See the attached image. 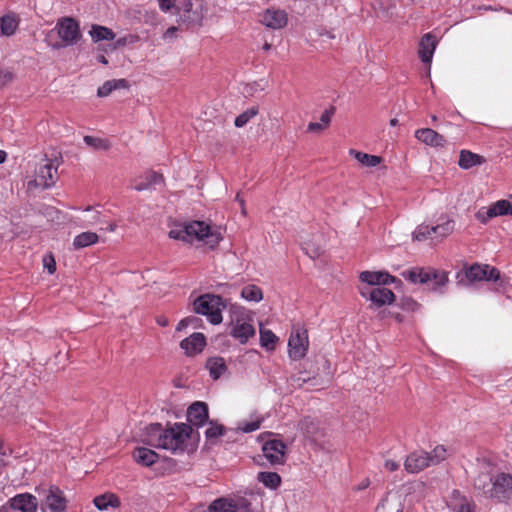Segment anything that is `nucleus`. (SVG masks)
I'll return each instance as SVG.
<instances>
[{
  "instance_id": "f257e3e1",
  "label": "nucleus",
  "mask_w": 512,
  "mask_h": 512,
  "mask_svg": "<svg viewBox=\"0 0 512 512\" xmlns=\"http://www.w3.org/2000/svg\"><path fill=\"white\" fill-rule=\"evenodd\" d=\"M192 427L185 423H175L163 428L161 424H150L144 434L143 442L151 447L165 449L173 454L182 453L186 441L190 438Z\"/></svg>"
},
{
  "instance_id": "f03ea898",
  "label": "nucleus",
  "mask_w": 512,
  "mask_h": 512,
  "mask_svg": "<svg viewBox=\"0 0 512 512\" xmlns=\"http://www.w3.org/2000/svg\"><path fill=\"white\" fill-rule=\"evenodd\" d=\"M169 237L184 242H192L194 239L203 241L211 249L217 247L222 240L221 233L212 231L204 221H192L176 225L169 231Z\"/></svg>"
},
{
  "instance_id": "7ed1b4c3",
  "label": "nucleus",
  "mask_w": 512,
  "mask_h": 512,
  "mask_svg": "<svg viewBox=\"0 0 512 512\" xmlns=\"http://www.w3.org/2000/svg\"><path fill=\"white\" fill-rule=\"evenodd\" d=\"M192 307L196 314L206 316L211 324L217 325L222 322V311L226 303L221 296L206 293L195 298Z\"/></svg>"
},
{
  "instance_id": "20e7f679",
  "label": "nucleus",
  "mask_w": 512,
  "mask_h": 512,
  "mask_svg": "<svg viewBox=\"0 0 512 512\" xmlns=\"http://www.w3.org/2000/svg\"><path fill=\"white\" fill-rule=\"evenodd\" d=\"M459 284L469 285L479 281H497L500 279V271L487 264L474 263L465 265L463 270L456 275Z\"/></svg>"
},
{
  "instance_id": "39448f33",
  "label": "nucleus",
  "mask_w": 512,
  "mask_h": 512,
  "mask_svg": "<svg viewBox=\"0 0 512 512\" xmlns=\"http://www.w3.org/2000/svg\"><path fill=\"white\" fill-rule=\"evenodd\" d=\"M56 180L57 167L49 159H44L35 170V178L28 181L27 189L29 191L38 188L48 189L56 183Z\"/></svg>"
},
{
  "instance_id": "423d86ee",
  "label": "nucleus",
  "mask_w": 512,
  "mask_h": 512,
  "mask_svg": "<svg viewBox=\"0 0 512 512\" xmlns=\"http://www.w3.org/2000/svg\"><path fill=\"white\" fill-rule=\"evenodd\" d=\"M489 491L491 499L512 505V475L502 472L494 476Z\"/></svg>"
},
{
  "instance_id": "0eeeda50",
  "label": "nucleus",
  "mask_w": 512,
  "mask_h": 512,
  "mask_svg": "<svg viewBox=\"0 0 512 512\" xmlns=\"http://www.w3.org/2000/svg\"><path fill=\"white\" fill-rule=\"evenodd\" d=\"M309 346L307 330L301 327L293 329L289 340V356L293 360H300L305 357Z\"/></svg>"
},
{
  "instance_id": "6e6552de",
  "label": "nucleus",
  "mask_w": 512,
  "mask_h": 512,
  "mask_svg": "<svg viewBox=\"0 0 512 512\" xmlns=\"http://www.w3.org/2000/svg\"><path fill=\"white\" fill-rule=\"evenodd\" d=\"M56 29L59 37L65 43V46L76 44L80 38V28L78 22L71 17H64L57 22Z\"/></svg>"
},
{
  "instance_id": "1a4fd4ad",
  "label": "nucleus",
  "mask_w": 512,
  "mask_h": 512,
  "mask_svg": "<svg viewBox=\"0 0 512 512\" xmlns=\"http://www.w3.org/2000/svg\"><path fill=\"white\" fill-rule=\"evenodd\" d=\"M360 294L371 301V308H380L393 303L395 300L394 293L382 286L361 289Z\"/></svg>"
},
{
  "instance_id": "9d476101",
  "label": "nucleus",
  "mask_w": 512,
  "mask_h": 512,
  "mask_svg": "<svg viewBox=\"0 0 512 512\" xmlns=\"http://www.w3.org/2000/svg\"><path fill=\"white\" fill-rule=\"evenodd\" d=\"M41 509L43 512H65L66 499L58 487L51 486L48 489L45 498L41 502Z\"/></svg>"
},
{
  "instance_id": "9b49d317",
  "label": "nucleus",
  "mask_w": 512,
  "mask_h": 512,
  "mask_svg": "<svg viewBox=\"0 0 512 512\" xmlns=\"http://www.w3.org/2000/svg\"><path fill=\"white\" fill-rule=\"evenodd\" d=\"M193 4L191 0H178V17L181 23L190 26H201L203 14L197 10L192 9Z\"/></svg>"
},
{
  "instance_id": "f8f14e48",
  "label": "nucleus",
  "mask_w": 512,
  "mask_h": 512,
  "mask_svg": "<svg viewBox=\"0 0 512 512\" xmlns=\"http://www.w3.org/2000/svg\"><path fill=\"white\" fill-rule=\"evenodd\" d=\"M285 450L286 445L280 440H269L263 445L264 456L272 465L284 463Z\"/></svg>"
},
{
  "instance_id": "ddd939ff",
  "label": "nucleus",
  "mask_w": 512,
  "mask_h": 512,
  "mask_svg": "<svg viewBox=\"0 0 512 512\" xmlns=\"http://www.w3.org/2000/svg\"><path fill=\"white\" fill-rule=\"evenodd\" d=\"M511 212V204L508 200H499L488 208L480 209L475 217L482 223L496 216L508 215Z\"/></svg>"
},
{
  "instance_id": "4468645a",
  "label": "nucleus",
  "mask_w": 512,
  "mask_h": 512,
  "mask_svg": "<svg viewBox=\"0 0 512 512\" xmlns=\"http://www.w3.org/2000/svg\"><path fill=\"white\" fill-rule=\"evenodd\" d=\"M260 22L271 29H282L287 25L288 16L284 10L271 8L261 14Z\"/></svg>"
},
{
  "instance_id": "2eb2a0df",
  "label": "nucleus",
  "mask_w": 512,
  "mask_h": 512,
  "mask_svg": "<svg viewBox=\"0 0 512 512\" xmlns=\"http://www.w3.org/2000/svg\"><path fill=\"white\" fill-rule=\"evenodd\" d=\"M190 426H202L208 421V406L204 402H195L187 410Z\"/></svg>"
},
{
  "instance_id": "dca6fc26",
  "label": "nucleus",
  "mask_w": 512,
  "mask_h": 512,
  "mask_svg": "<svg viewBox=\"0 0 512 512\" xmlns=\"http://www.w3.org/2000/svg\"><path fill=\"white\" fill-rule=\"evenodd\" d=\"M429 459L428 452H413L405 460V469L409 473H418L431 465Z\"/></svg>"
},
{
  "instance_id": "f3484780",
  "label": "nucleus",
  "mask_w": 512,
  "mask_h": 512,
  "mask_svg": "<svg viewBox=\"0 0 512 512\" xmlns=\"http://www.w3.org/2000/svg\"><path fill=\"white\" fill-rule=\"evenodd\" d=\"M38 502L31 494H19L9 501L11 511L36 512Z\"/></svg>"
},
{
  "instance_id": "a211bd4d",
  "label": "nucleus",
  "mask_w": 512,
  "mask_h": 512,
  "mask_svg": "<svg viewBox=\"0 0 512 512\" xmlns=\"http://www.w3.org/2000/svg\"><path fill=\"white\" fill-rule=\"evenodd\" d=\"M403 507V495L399 492H389L378 504L375 512H403Z\"/></svg>"
},
{
  "instance_id": "6ab92c4d",
  "label": "nucleus",
  "mask_w": 512,
  "mask_h": 512,
  "mask_svg": "<svg viewBox=\"0 0 512 512\" xmlns=\"http://www.w3.org/2000/svg\"><path fill=\"white\" fill-rule=\"evenodd\" d=\"M418 283L425 284L434 281V289L445 286L448 283V274L445 271H439L433 268H420Z\"/></svg>"
},
{
  "instance_id": "aec40b11",
  "label": "nucleus",
  "mask_w": 512,
  "mask_h": 512,
  "mask_svg": "<svg viewBox=\"0 0 512 512\" xmlns=\"http://www.w3.org/2000/svg\"><path fill=\"white\" fill-rule=\"evenodd\" d=\"M436 46L437 39L433 34L426 33L422 36L419 43L418 55L423 63H431Z\"/></svg>"
},
{
  "instance_id": "412c9836",
  "label": "nucleus",
  "mask_w": 512,
  "mask_h": 512,
  "mask_svg": "<svg viewBox=\"0 0 512 512\" xmlns=\"http://www.w3.org/2000/svg\"><path fill=\"white\" fill-rule=\"evenodd\" d=\"M206 345L205 336L202 333H193L181 341L180 347L185 350L187 356L200 353Z\"/></svg>"
},
{
  "instance_id": "4be33fe9",
  "label": "nucleus",
  "mask_w": 512,
  "mask_h": 512,
  "mask_svg": "<svg viewBox=\"0 0 512 512\" xmlns=\"http://www.w3.org/2000/svg\"><path fill=\"white\" fill-rule=\"evenodd\" d=\"M360 280L369 285L378 287L381 284L386 285L389 283H393L396 281V278L394 276H391L387 272L364 271L360 274Z\"/></svg>"
},
{
  "instance_id": "5701e85b",
  "label": "nucleus",
  "mask_w": 512,
  "mask_h": 512,
  "mask_svg": "<svg viewBox=\"0 0 512 512\" xmlns=\"http://www.w3.org/2000/svg\"><path fill=\"white\" fill-rule=\"evenodd\" d=\"M415 137L426 145L433 147H442L446 142L445 138L441 134L430 128L416 130Z\"/></svg>"
},
{
  "instance_id": "b1692460",
  "label": "nucleus",
  "mask_w": 512,
  "mask_h": 512,
  "mask_svg": "<svg viewBox=\"0 0 512 512\" xmlns=\"http://www.w3.org/2000/svg\"><path fill=\"white\" fill-rule=\"evenodd\" d=\"M158 454L149 448L138 447L133 451V459L140 465L149 467L158 461Z\"/></svg>"
},
{
  "instance_id": "393cba45",
  "label": "nucleus",
  "mask_w": 512,
  "mask_h": 512,
  "mask_svg": "<svg viewBox=\"0 0 512 512\" xmlns=\"http://www.w3.org/2000/svg\"><path fill=\"white\" fill-rule=\"evenodd\" d=\"M447 506L452 512H472L471 503L457 490L451 493Z\"/></svg>"
},
{
  "instance_id": "a878e982",
  "label": "nucleus",
  "mask_w": 512,
  "mask_h": 512,
  "mask_svg": "<svg viewBox=\"0 0 512 512\" xmlns=\"http://www.w3.org/2000/svg\"><path fill=\"white\" fill-rule=\"evenodd\" d=\"M485 162V158L479 154L473 153L469 150H462L460 152L458 165L462 169H470L474 166L481 165Z\"/></svg>"
},
{
  "instance_id": "bb28decb",
  "label": "nucleus",
  "mask_w": 512,
  "mask_h": 512,
  "mask_svg": "<svg viewBox=\"0 0 512 512\" xmlns=\"http://www.w3.org/2000/svg\"><path fill=\"white\" fill-rule=\"evenodd\" d=\"M254 334V327L247 322L237 321L236 325L231 330V335L238 339L242 344L246 343Z\"/></svg>"
},
{
  "instance_id": "cd10ccee",
  "label": "nucleus",
  "mask_w": 512,
  "mask_h": 512,
  "mask_svg": "<svg viewBox=\"0 0 512 512\" xmlns=\"http://www.w3.org/2000/svg\"><path fill=\"white\" fill-rule=\"evenodd\" d=\"M206 367L214 380L219 379L227 370L224 358L219 356L209 358L206 362Z\"/></svg>"
},
{
  "instance_id": "c85d7f7f",
  "label": "nucleus",
  "mask_w": 512,
  "mask_h": 512,
  "mask_svg": "<svg viewBox=\"0 0 512 512\" xmlns=\"http://www.w3.org/2000/svg\"><path fill=\"white\" fill-rule=\"evenodd\" d=\"M19 26V18L14 14H8L0 18V30L2 36L13 35Z\"/></svg>"
},
{
  "instance_id": "c756f323",
  "label": "nucleus",
  "mask_w": 512,
  "mask_h": 512,
  "mask_svg": "<svg viewBox=\"0 0 512 512\" xmlns=\"http://www.w3.org/2000/svg\"><path fill=\"white\" fill-rule=\"evenodd\" d=\"M89 34L94 42L99 41H110L115 38V33L105 26L94 24L91 26V30L89 31Z\"/></svg>"
},
{
  "instance_id": "7c9ffc66",
  "label": "nucleus",
  "mask_w": 512,
  "mask_h": 512,
  "mask_svg": "<svg viewBox=\"0 0 512 512\" xmlns=\"http://www.w3.org/2000/svg\"><path fill=\"white\" fill-rule=\"evenodd\" d=\"M129 84L125 79H113L106 81L102 86H100L97 90V95L99 97L108 96L113 90L116 89H125L128 88Z\"/></svg>"
},
{
  "instance_id": "2f4dec72",
  "label": "nucleus",
  "mask_w": 512,
  "mask_h": 512,
  "mask_svg": "<svg viewBox=\"0 0 512 512\" xmlns=\"http://www.w3.org/2000/svg\"><path fill=\"white\" fill-rule=\"evenodd\" d=\"M299 428L308 438L316 440L320 434L318 422L310 417H305L299 422Z\"/></svg>"
},
{
  "instance_id": "473e14b6",
  "label": "nucleus",
  "mask_w": 512,
  "mask_h": 512,
  "mask_svg": "<svg viewBox=\"0 0 512 512\" xmlns=\"http://www.w3.org/2000/svg\"><path fill=\"white\" fill-rule=\"evenodd\" d=\"M349 153L366 167H375L382 162V158L380 156L370 155L364 152L356 151L354 149H351Z\"/></svg>"
},
{
  "instance_id": "72a5a7b5",
  "label": "nucleus",
  "mask_w": 512,
  "mask_h": 512,
  "mask_svg": "<svg viewBox=\"0 0 512 512\" xmlns=\"http://www.w3.org/2000/svg\"><path fill=\"white\" fill-rule=\"evenodd\" d=\"M493 480H494V477L490 476L489 474L481 473L474 480V487H475V489L481 491L483 493V495L490 498L489 490H491Z\"/></svg>"
},
{
  "instance_id": "f704fd0d",
  "label": "nucleus",
  "mask_w": 512,
  "mask_h": 512,
  "mask_svg": "<svg viewBox=\"0 0 512 512\" xmlns=\"http://www.w3.org/2000/svg\"><path fill=\"white\" fill-rule=\"evenodd\" d=\"M163 181L164 178L161 174L156 172H149L146 174L144 180L138 182L134 188L137 191H143L151 188L155 184L163 183Z\"/></svg>"
},
{
  "instance_id": "c9c22d12",
  "label": "nucleus",
  "mask_w": 512,
  "mask_h": 512,
  "mask_svg": "<svg viewBox=\"0 0 512 512\" xmlns=\"http://www.w3.org/2000/svg\"><path fill=\"white\" fill-rule=\"evenodd\" d=\"M94 504L99 510H105L109 506L118 507L120 500L116 495L110 493L95 497Z\"/></svg>"
},
{
  "instance_id": "e433bc0d",
  "label": "nucleus",
  "mask_w": 512,
  "mask_h": 512,
  "mask_svg": "<svg viewBox=\"0 0 512 512\" xmlns=\"http://www.w3.org/2000/svg\"><path fill=\"white\" fill-rule=\"evenodd\" d=\"M208 510L209 512H237V506L232 501L219 498L210 504Z\"/></svg>"
},
{
  "instance_id": "4c0bfd02",
  "label": "nucleus",
  "mask_w": 512,
  "mask_h": 512,
  "mask_svg": "<svg viewBox=\"0 0 512 512\" xmlns=\"http://www.w3.org/2000/svg\"><path fill=\"white\" fill-rule=\"evenodd\" d=\"M99 237L94 232H83L74 238L73 246L76 249L84 248L95 244Z\"/></svg>"
},
{
  "instance_id": "58836bf2",
  "label": "nucleus",
  "mask_w": 512,
  "mask_h": 512,
  "mask_svg": "<svg viewBox=\"0 0 512 512\" xmlns=\"http://www.w3.org/2000/svg\"><path fill=\"white\" fill-rule=\"evenodd\" d=\"M241 296L248 301L259 302L263 299V292L258 286L250 284L243 287Z\"/></svg>"
},
{
  "instance_id": "ea45409f",
  "label": "nucleus",
  "mask_w": 512,
  "mask_h": 512,
  "mask_svg": "<svg viewBox=\"0 0 512 512\" xmlns=\"http://www.w3.org/2000/svg\"><path fill=\"white\" fill-rule=\"evenodd\" d=\"M258 480L271 489H276L281 483V477L275 472H260Z\"/></svg>"
},
{
  "instance_id": "a19ab883",
  "label": "nucleus",
  "mask_w": 512,
  "mask_h": 512,
  "mask_svg": "<svg viewBox=\"0 0 512 512\" xmlns=\"http://www.w3.org/2000/svg\"><path fill=\"white\" fill-rule=\"evenodd\" d=\"M83 140L88 146L94 148L95 150L107 151L111 147L107 139L86 135L84 136Z\"/></svg>"
},
{
  "instance_id": "79ce46f5",
  "label": "nucleus",
  "mask_w": 512,
  "mask_h": 512,
  "mask_svg": "<svg viewBox=\"0 0 512 512\" xmlns=\"http://www.w3.org/2000/svg\"><path fill=\"white\" fill-rule=\"evenodd\" d=\"M277 340L278 338L271 330L260 329V343L262 347L273 350Z\"/></svg>"
},
{
  "instance_id": "37998d69",
  "label": "nucleus",
  "mask_w": 512,
  "mask_h": 512,
  "mask_svg": "<svg viewBox=\"0 0 512 512\" xmlns=\"http://www.w3.org/2000/svg\"><path fill=\"white\" fill-rule=\"evenodd\" d=\"M259 112V109L257 106H253L249 109H247L246 111H244L243 113H241L240 115H238L235 119V126L238 127V128H241L243 126H245L249 120L251 118H253L254 116H256Z\"/></svg>"
},
{
  "instance_id": "c03bdc74",
  "label": "nucleus",
  "mask_w": 512,
  "mask_h": 512,
  "mask_svg": "<svg viewBox=\"0 0 512 512\" xmlns=\"http://www.w3.org/2000/svg\"><path fill=\"white\" fill-rule=\"evenodd\" d=\"M431 230L440 237H446L453 232L454 223L452 220H448L443 224L431 227Z\"/></svg>"
},
{
  "instance_id": "a18cd8bd",
  "label": "nucleus",
  "mask_w": 512,
  "mask_h": 512,
  "mask_svg": "<svg viewBox=\"0 0 512 512\" xmlns=\"http://www.w3.org/2000/svg\"><path fill=\"white\" fill-rule=\"evenodd\" d=\"M433 231L431 230V227L427 225H419L416 230L413 232L412 237L415 241H424L426 240Z\"/></svg>"
},
{
  "instance_id": "49530a36",
  "label": "nucleus",
  "mask_w": 512,
  "mask_h": 512,
  "mask_svg": "<svg viewBox=\"0 0 512 512\" xmlns=\"http://www.w3.org/2000/svg\"><path fill=\"white\" fill-rule=\"evenodd\" d=\"M429 457L431 465L438 464L440 461L445 459L446 449L443 446H437L433 449L431 453H429Z\"/></svg>"
},
{
  "instance_id": "de8ad7c7",
  "label": "nucleus",
  "mask_w": 512,
  "mask_h": 512,
  "mask_svg": "<svg viewBox=\"0 0 512 512\" xmlns=\"http://www.w3.org/2000/svg\"><path fill=\"white\" fill-rule=\"evenodd\" d=\"M224 433V427L222 425H214L211 422V426L206 430L205 435L208 440L217 439Z\"/></svg>"
},
{
  "instance_id": "09e8293b",
  "label": "nucleus",
  "mask_w": 512,
  "mask_h": 512,
  "mask_svg": "<svg viewBox=\"0 0 512 512\" xmlns=\"http://www.w3.org/2000/svg\"><path fill=\"white\" fill-rule=\"evenodd\" d=\"M316 376L313 377H303L300 374L292 375L289 378L291 385L295 388H301L305 383L315 380Z\"/></svg>"
},
{
  "instance_id": "8fccbe9b",
  "label": "nucleus",
  "mask_w": 512,
  "mask_h": 512,
  "mask_svg": "<svg viewBox=\"0 0 512 512\" xmlns=\"http://www.w3.org/2000/svg\"><path fill=\"white\" fill-rule=\"evenodd\" d=\"M261 420L257 419L251 422H242L239 425V429L245 433H250L257 430L260 427Z\"/></svg>"
},
{
  "instance_id": "3c124183",
  "label": "nucleus",
  "mask_w": 512,
  "mask_h": 512,
  "mask_svg": "<svg viewBox=\"0 0 512 512\" xmlns=\"http://www.w3.org/2000/svg\"><path fill=\"white\" fill-rule=\"evenodd\" d=\"M335 107L334 106H330L329 109L325 110L321 117H320V123L322 124V126H324L325 128H328L330 123H331V118L332 116L334 115L335 113Z\"/></svg>"
},
{
  "instance_id": "603ef678",
  "label": "nucleus",
  "mask_w": 512,
  "mask_h": 512,
  "mask_svg": "<svg viewBox=\"0 0 512 512\" xmlns=\"http://www.w3.org/2000/svg\"><path fill=\"white\" fill-rule=\"evenodd\" d=\"M44 267L48 270L49 274H54L56 271V261L53 255H46L43 258Z\"/></svg>"
},
{
  "instance_id": "864d4df0",
  "label": "nucleus",
  "mask_w": 512,
  "mask_h": 512,
  "mask_svg": "<svg viewBox=\"0 0 512 512\" xmlns=\"http://www.w3.org/2000/svg\"><path fill=\"white\" fill-rule=\"evenodd\" d=\"M420 268L416 267L411 270L405 271L402 273L403 277L410 280L412 283H418Z\"/></svg>"
},
{
  "instance_id": "5fc2aeb1",
  "label": "nucleus",
  "mask_w": 512,
  "mask_h": 512,
  "mask_svg": "<svg viewBox=\"0 0 512 512\" xmlns=\"http://www.w3.org/2000/svg\"><path fill=\"white\" fill-rule=\"evenodd\" d=\"M419 304L412 298H403L401 300V307L405 310L415 311Z\"/></svg>"
},
{
  "instance_id": "6e6d98bb",
  "label": "nucleus",
  "mask_w": 512,
  "mask_h": 512,
  "mask_svg": "<svg viewBox=\"0 0 512 512\" xmlns=\"http://www.w3.org/2000/svg\"><path fill=\"white\" fill-rule=\"evenodd\" d=\"M13 80V74L9 71L0 72V88L6 86Z\"/></svg>"
},
{
  "instance_id": "4d7b16f0",
  "label": "nucleus",
  "mask_w": 512,
  "mask_h": 512,
  "mask_svg": "<svg viewBox=\"0 0 512 512\" xmlns=\"http://www.w3.org/2000/svg\"><path fill=\"white\" fill-rule=\"evenodd\" d=\"M162 11H169L176 5L178 0H157Z\"/></svg>"
},
{
  "instance_id": "13d9d810",
  "label": "nucleus",
  "mask_w": 512,
  "mask_h": 512,
  "mask_svg": "<svg viewBox=\"0 0 512 512\" xmlns=\"http://www.w3.org/2000/svg\"><path fill=\"white\" fill-rule=\"evenodd\" d=\"M324 129H326L324 126H322V124L319 122H310L307 126V131L308 132H316V133H319L321 131H323Z\"/></svg>"
},
{
  "instance_id": "bf43d9fd",
  "label": "nucleus",
  "mask_w": 512,
  "mask_h": 512,
  "mask_svg": "<svg viewBox=\"0 0 512 512\" xmlns=\"http://www.w3.org/2000/svg\"><path fill=\"white\" fill-rule=\"evenodd\" d=\"M305 250H306V253H307L311 258H316V257L320 256V255H321V253H322V251H321V249H320L319 247L311 250L308 244H307V246L305 247Z\"/></svg>"
},
{
  "instance_id": "052dcab7",
  "label": "nucleus",
  "mask_w": 512,
  "mask_h": 512,
  "mask_svg": "<svg viewBox=\"0 0 512 512\" xmlns=\"http://www.w3.org/2000/svg\"><path fill=\"white\" fill-rule=\"evenodd\" d=\"M384 466L387 470L393 472L399 468V463H397L393 460H386Z\"/></svg>"
},
{
  "instance_id": "680f3d73",
  "label": "nucleus",
  "mask_w": 512,
  "mask_h": 512,
  "mask_svg": "<svg viewBox=\"0 0 512 512\" xmlns=\"http://www.w3.org/2000/svg\"><path fill=\"white\" fill-rule=\"evenodd\" d=\"M187 321V324L189 326H193L194 328L198 327V323L200 322V319L195 316H189L185 318Z\"/></svg>"
},
{
  "instance_id": "e2e57ef3",
  "label": "nucleus",
  "mask_w": 512,
  "mask_h": 512,
  "mask_svg": "<svg viewBox=\"0 0 512 512\" xmlns=\"http://www.w3.org/2000/svg\"><path fill=\"white\" fill-rule=\"evenodd\" d=\"M156 322H157L160 326H163V327H166V326H168V324H169V321H168V319H167L165 316H159V317H157Z\"/></svg>"
},
{
  "instance_id": "0e129e2a",
  "label": "nucleus",
  "mask_w": 512,
  "mask_h": 512,
  "mask_svg": "<svg viewBox=\"0 0 512 512\" xmlns=\"http://www.w3.org/2000/svg\"><path fill=\"white\" fill-rule=\"evenodd\" d=\"M188 326H189V325L187 324V321H186V319L184 318V319H182V320L178 323V325H177V327H176V330H177V331H182V330L186 329Z\"/></svg>"
},
{
  "instance_id": "69168bd1",
  "label": "nucleus",
  "mask_w": 512,
  "mask_h": 512,
  "mask_svg": "<svg viewBox=\"0 0 512 512\" xmlns=\"http://www.w3.org/2000/svg\"><path fill=\"white\" fill-rule=\"evenodd\" d=\"M125 44H126V38H120L115 42V44H113L112 49H116L120 46H124Z\"/></svg>"
},
{
  "instance_id": "338daca9",
  "label": "nucleus",
  "mask_w": 512,
  "mask_h": 512,
  "mask_svg": "<svg viewBox=\"0 0 512 512\" xmlns=\"http://www.w3.org/2000/svg\"><path fill=\"white\" fill-rule=\"evenodd\" d=\"M370 485L369 479H364L358 486V490L366 489Z\"/></svg>"
},
{
  "instance_id": "774afa93",
  "label": "nucleus",
  "mask_w": 512,
  "mask_h": 512,
  "mask_svg": "<svg viewBox=\"0 0 512 512\" xmlns=\"http://www.w3.org/2000/svg\"><path fill=\"white\" fill-rule=\"evenodd\" d=\"M97 60L102 63V64H107L108 63V60L106 59V57L104 55H99L97 56Z\"/></svg>"
}]
</instances>
